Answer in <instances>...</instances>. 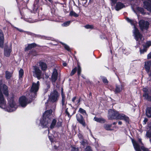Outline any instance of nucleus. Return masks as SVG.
Here are the masks:
<instances>
[{
	"mask_svg": "<svg viewBox=\"0 0 151 151\" xmlns=\"http://www.w3.org/2000/svg\"><path fill=\"white\" fill-rule=\"evenodd\" d=\"M126 19L131 25L134 26L133 33L135 39L137 41H138L139 44H140L143 41V39L142 38V35L140 33L138 29L135 27V25L137 23L136 22L134 19H131L128 17H126Z\"/></svg>",
	"mask_w": 151,
	"mask_h": 151,
	"instance_id": "1",
	"label": "nucleus"
},
{
	"mask_svg": "<svg viewBox=\"0 0 151 151\" xmlns=\"http://www.w3.org/2000/svg\"><path fill=\"white\" fill-rule=\"evenodd\" d=\"M2 92L6 96L8 95V90L7 86L4 84H2L1 81H0V107L4 108L6 105V102L4 99Z\"/></svg>",
	"mask_w": 151,
	"mask_h": 151,
	"instance_id": "2",
	"label": "nucleus"
},
{
	"mask_svg": "<svg viewBox=\"0 0 151 151\" xmlns=\"http://www.w3.org/2000/svg\"><path fill=\"white\" fill-rule=\"evenodd\" d=\"M52 112V110L50 109L46 111L43 114L42 118L40 121V124L43 127H47L49 125L51 122L50 116Z\"/></svg>",
	"mask_w": 151,
	"mask_h": 151,
	"instance_id": "3",
	"label": "nucleus"
},
{
	"mask_svg": "<svg viewBox=\"0 0 151 151\" xmlns=\"http://www.w3.org/2000/svg\"><path fill=\"white\" fill-rule=\"evenodd\" d=\"M40 82L37 81L36 83H33L29 93V103L31 102L37 96V93L39 89Z\"/></svg>",
	"mask_w": 151,
	"mask_h": 151,
	"instance_id": "4",
	"label": "nucleus"
},
{
	"mask_svg": "<svg viewBox=\"0 0 151 151\" xmlns=\"http://www.w3.org/2000/svg\"><path fill=\"white\" fill-rule=\"evenodd\" d=\"M17 105L16 104L13 98L8 99V106L6 108V110L8 112H12L15 111L17 108Z\"/></svg>",
	"mask_w": 151,
	"mask_h": 151,
	"instance_id": "5",
	"label": "nucleus"
},
{
	"mask_svg": "<svg viewBox=\"0 0 151 151\" xmlns=\"http://www.w3.org/2000/svg\"><path fill=\"white\" fill-rule=\"evenodd\" d=\"M59 96V94L55 89L52 91L48 96L49 99L52 102H56L58 101Z\"/></svg>",
	"mask_w": 151,
	"mask_h": 151,
	"instance_id": "6",
	"label": "nucleus"
},
{
	"mask_svg": "<svg viewBox=\"0 0 151 151\" xmlns=\"http://www.w3.org/2000/svg\"><path fill=\"white\" fill-rule=\"evenodd\" d=\"M117 111L114 109H110L109 111L108 117L109 119H117V115L118 114Z\"/></svg>",
	"mask_w": 151,
	"mask_h": 151,
	"instance_id": "7",
	"label": "nucleus"
},
{
	"mask_svg": "<svg viewBox=\"0 0 151 151\" xmlns=\"http://www.w3.org/2000/svg\"><path fill=\"white\" fill-rule=\"evenodd\" d=\"M139 26L141 30L147 29L149 27V23L148 22L143 20H140L139 22Z\"/></svg>",
	"mask_w": 151,
	"mask_h": 151,
	"instance_id": "8",
	"label": "nucleus"
},
{
	"mask_svg": "<svg viewBox=\"0 0 151 151\" xmlns=\"http://www.w3.org/2000/svg\"><path fill=\"white\" fill-rule=\"evenodd\" d=\"M19 101V104L22 107H25L27 105V99L25 96H22L20 97Z\"/></svg>",
	"mask_w": 151,
	"mask_h": 151,
	"instance_id": "9",
	"label": "nucleus"
},
{
	"mask_svg": "<svg viewBox=\"0 0 151 151\" xmlns=\"http://www.w3.org/2000/svg\"><path fill=\"white\" fill-rule=\"evenodd\" d=\"M76 118L78 122L83 126H86V123L82 116L80 114H77Z\"/></svg>",
	"mask_w": 151,
	"mask_h": 151,
	"instance_id": "10",
	"label": "nucleus"
},
{
	"mask_svg": "<svg viewBox=\"0 0 151 151\" xmlns=\"http://www.w3.org/2000/svg\"><path fill=\"white\" fill-rule=\"evenodd\" d=\"M143 4L144 7L151 12V0H145L144 1Z\"/></svg>",
	"mask_w": 151,
	"mask_h": 151,
	"instance_id": "11",
	"label": "nucleus"
},
{
	"mask_svg": "<svg viewBox=\"0 0 151 151\" xmlns=\"http://www.w3.org/2000/svg\"><path fill=\"white\" fill-rule=\"evenodd\" d=\"M117 119L123 120L126 122H129V120L128 116L123 114H119V113L117 115Z\"/></svg>",
	"mask_w": 151,
	"mask_h": 151,
	"instance_id": "12",
	"label": "nucleus"
},
{
	"mask_svg": "<svg viewBox=\"0 0 151 151\" xmlns=\"http://www.w3.org/2000/svg\"><path fill=\"white\" fill-rule=\"evenodd\" d=\"M35 76L38 79H40L41 78V71L39 68L36 67H35Z\"/></svg>",
	"mask_w": 151,
	"mask_h": 151,
	"instance_id": "13",
	"label": "nucleus"
},
{
	"mask_svg": "<svg viewBox=\"0 0 151 151\" xmlns=\"http://www.w3.org/2000/svg\"><path fill=\"white\" fill-rule=\"evenodd\" d=\"M58 73L56 69H54L52 76V81L53 84L55 83V81L57 79L58 76Z\"/></svg>",
	"mask_w": 151,
	"mask_h": 151,
	"instance_id": "14",
	"label": "nucleus"
},
{
	"mask_svg": "<svg viewBox=\"0 0 151 151\" xmlns=\"http://www.w3.org/2000/svg\"><path fill=\"white\" fill-rule=\"evenodd\" d=\"M11 51L12 49L11 47H5L4 50V55L7 57L9 56Z\"/></svg>",
	"mask_w": 151,
	"mask_h": 151,
	"instance_id": "15",
	"label": "nucleus"
},
{
	"mask_svg": "<svg viewBox=\"0 0 151 151\" xmlns=\"http://www.w3.org/2000/svg\"><path fill=\"white\" fill-rule=\"evenodd\" d=\"M151 66V61H147L145 62V68L146 71H149Z\"/></svg>",
	"mask_w": 151,
	"mask_h": 151,
	"instance_id": "16",
	"label": "nucleus"
},
{
	"mask_svg": "<svg viewBox=\"0 0 151 151\" xmlns=\"http://www.w3.org/2000/svg\"><path fill=\"white\" fill-rule=\"evenodd\" d=\"M132 142L135 150L136 151H141L140 146L137 143L133 140H132Z\"/></svg>",
	"mask_w": 151,
	"mask_h": 151,
	"instance_id": "17",
	"label": "nucleus"
},
{
	"mask_svg": "<svg viewBox=\"0 0 151 151\" xmlns=\"http://www.w3.org/2000/svg\"><path fill=\"white\" fill-rule=\"evenodd\" d=\"M125 7V5L120 2H118L116 4L115 9L116 10L118 11Z\"/></svg>",
	"mask_w": 151,
	"mask_h": 151,
	"instance_id": "18",
	"label": "nucleus"
},
{
	"mask_svg": "<svg viewBox=\"0 0 151 151\" xmlns=\"http://www.w3.org/2000/svg\"><path fill=\"white\" fill-rule=\"evenodd\" d=\"M123 86L122 85H116L115 89V92L116 93H119L123 89Z\"/></svg>",
	"mask_w": 151,
	"mask_h": 151,
	"instance_id": "19",
	"label": "nucleus"
},
{
	"mask_svg": "<svg viewBox=\"0 0 151 151\" xmlns=\"http://www.w3.org/2000/svg\"><path fill=\"white\" fill-rule=\"evenodd\" d=\"M39 64L40 66L41 67L42 70H45L46 69L47 66L45 63L40 61L39 63Z\"/></svg>",
	"mask_w": 151,
	"mask_h": 151,
	"instance_id": "20",
	"label": "nucleus"
},
{
	"mask_svg": "<svg viewBox=\"0 0 151 151\" xmlns=\"http://www.w3.org/2000/svg\"><path fill=\"white\" fill-rule=\"evenodd\" d=\"M93 119L95 121L102 123H104L105 122V120L102 118H99L95 117Z\"/></svg>",
	"mask_w": 151,
	"mask_h": 151,
	"instance_id": "21",
	"label": "nucleus"
},
{
	"mask_svg": "<svg viewBox=\"0 0 151 151\" xmlns=\"http://www.w3.org/2000/svg\"><path fill=\"white\" fill-rule=\"evenodd\" d=\"M112 124H105L104 125V127L105 129L107 130H113V129L111 128Z\"/></svg>",
	"mask_w": 151,
	"mask_h": 151,
	"instance_id": "22",
	"label": "nucleus"
},
{
	"mask_svg": "<svg viewBox=\"0 0 151 151\" xmlns=\"http://www.w3.org/2000/svg\"><path fill=\"white\" fill-rule=\"evenodd\" d=\"M146 114L147 116L149 118L151 117V107H148L146 111Z\"/></svg>",
	"mask_w": 151,
	"mask_h": 151,
	"instance_id": "23",
	"label": "nucleus"
},
{
	"mask_svg": "<svg viewBox=\"0 0 151 151\" xmlns=\"http://www.w3.org/2000/svg\"><path fill=\"white\" fill-rule=\"evenodd\" d=\"M12 76V73L8 71L5 72V77L7 79H10Z\"/></svg>",
	"mask_w": 151,
	"mask_h": 151,
	"instance_id": "24",
	"label": "nucleus"
},
{
	"mask_svg": "<svg viewBox=\"0 0 151 151\" xmlns=\"http://www.w3.org/2000/svg\"><path fill=\"white\" fill-rule=\"evenodd\" d=\"M143 91L144 92L143 96L145 94H148V95L150 94V89H149L147 87H145L143 88Z\"/></svg>",
	"mask_w": 151,
	"mask_h": 151,
	"instance_id": "25",
	"label": "nucleus"
},
{
	"mask_svg": "<svg viewBox=\"0 0 151 151\" xmlns=\"http://www.w3.org/2000/svg\"><path fill=\"white\" fill-rule=\"evenodd\" d=\"M57 123V121L55 119H53L52 120L50 125V128L51 129L53 128L55 126Z\"/></svg>",
	"mask_w": 151,
	"mask_h": 151,
	"instance_id": "26",
	"label": "nucleus"
},
{
	"mask_svg": "<svg viewBox=\"0 0 151 151\" xmlns=\"http://www.w3.org/2000/svg\"><path fill=\"white\" fill-rule=\"evenodd\" d=\"M78 112L83 115H86V117H87L88 115L87 114L86 111L83 109L81 108H80L79 109Z\"/></svg>",
	"mask_w": 151,
	"mask_h": 151,
	"instance_id": "27",
	"label": "nucleus"
},
{
	"mask_svg": "<svg viewBox=\"0 0 151 151\" xmlns=\"http://www.w3.org/2000/svg\"><path fill=\"white\" fill-rule=\"evenodd\" d=\"M78 2L79 4L84 6L87 3V0H78Z\"/></svg>",
	"mask_w": 151,
	"mask_h": 151,
	"instance_id": "28",
	"label": "nucleus"
},
{
	"mask_svg": "<svg viewBox=\"0 0 151 151\" xmlns=\"http://www.w3.org/2000/svg\"><path fill=\"white\" fill-rule=\"evenodd\" d=\"M23 70L22 69H21L19 71V80L20 81L22 80V78L23 75Z\"/></svg>",
	"mask_w": 151,
	"mask_h": 151,
	"instance_id": "29",
	"label": "nucleus"
},
{
	"mask_svg": "<svg viewBox=\"0 0 151 151\" xmlns=\"http://www.w3.org/2000/svg\"><path fill=\"white\" fill-rule=\"evenodd\" d=\"M150 46H151V41H148L146 42L145 44L143 45V47L147 49Z\"/></svg>",
	"mask_w": 151,
	"mask_h": 151,
	"instance_id": "30",
	"label": "nucleus"
},
{
	"mask_svg": "<svg viewBox=\"0 0 151 151\" xmlns=\"http://www.w3.org/2000/svg\"><path fill=\"white\" fill-rule=\"evenodd\" d=\"M4 37L0 38V47L3 48L4 44Z\"/></svg>",
	"mask_w": 151,
	"mask_h": 151,
	"instance_id": "31",
	"label": "nucleus"
},
{
	"mask_svg": "<svg viewBox=\"0 0 151 151\" xmlns=\"http://www.w3.org/2000/svg\"><path fill=\"white\" fill-rule=\"evenodd\" d=\"M70 16H73L75 17H78V15L73 11H71L70 12Z\"/></svg>",
	"mask_w": 151,
	"mask_h": 151,
	"instance_id": "32",
	"label": "nucleus"
},
{
	"mask_svg": "<svg viewBox=\"0 0 151 151\" xmlns=\"http://www.w3.org/2000/svg\"><path fill=\"white\" fill-rule=\"evenodd\" d=\"M137 9L138 11L140 12L143 14H145V13L143 8L141 7H138L137 8Z\"/></svg>",
	"mask_w": 151,
	"mask_h": 151,
	"instance_id": "33",
	"label": "nucleus"
},
{
	"mask_svg": "<svg viewBox=\"0 0 151 151\" xmlns=\"http://www.w3.org/2000/svg\"><path fill=\"white\" fill-rule=\"evenodd\" d=\"M56 126L58 127L61 126L62 125V121L61 119L58 120V121L57 122Z\"/></svg>",
	"mask_w": 151,
	"mask_h": 151,
	"instance_id": "34",
	"label": "nucleus"
},
{
	"mask_svg": "<svg viewBox=\"0 0 151 151\" xmlns=\"http://www.w3.org/2000/svg\"><path fill=\"white\" fill-rule=\"evenodd\" d=\"M77 70V68L76 67H75L74 69H73L72 71L71 72L70 74V75L71 76H72L73 75H74L75 73H76V71Z\"/></svg>",
	"mask_w": 151,
	"mask_h": 151,
	"instance_id": "35",
	"label": "nucleus"
},
{
	"mask_svg": "<svg viewBox=\"0 0 151 151\" xmlns=\"http://www.w3.org/2000/svg\"><path fill=\"white\" fill-rule=\"evenodd\" d=\"M77 70L78 75V76H79L80 75L81 72V68L80 66L78 65V68Z\"/></svg>",
	"mask_w": 151,
	"mask_h": 151,
	"instance_id": "36",
	"label": "nucleus"
},
{
	"mask_svg": "<svg viewBox=\"0 0 151 151\" xmlns=\"http://www.w3.org/2000/svg\"><path fill=\"white\" fill-rule=\"evenodd\" d=\"M70 22H71L70 21H68L65 22L62 24V26L64 27H67L70 24Z\"/></svg>",
	"mask_w": 151,
	"mask_h": 151,
	"instance_id": "37",
	"label": "nucleus"
},
{
	"mask_svg": "<svg viewBox=\"0 0 151 151\" xmlns=\"http://www.w3.org/2000/svg\"><path fill=\"white\" fill-rule=\"evenodd\" d=\"M84 27L87 29H93V25L87 24L84 26Z\"/></svg>",
	"mask_w": 151,
	"mask_h": 151,
	"instance_id": "38",
	"label": "nucleus"
},
{
	"mask_svg": "<svg viewBox=\"0 0 151 151\" xmlns=\"http://www.w3.org/2000/svg\"><path fill=\"white\" fill-rule=\"evenodd\" d=\"M143 47V48L142 49L140 50V53L141 54H143L145 52H146L147 50V48L145 47Z\"/></svg>",
	"mask_w": 151,
	"mask_h": 151,
	"instance_id": "39",
	"label": "nucleus"
},
{
	"mask_svg": "<svg viewBox=\"0 0 151 151\" xmlns=\"http://www.w3.org/2000/svg\"><path fill=\"white\" fill-rule=\"evenodd\" d=\"M36 44L35 43H33L31 44H29V49L33 47H36Z\"/></svg>",
	"mask_w": 151,
	"mask_h": 151,
	"instance_id": "40",
	"label": "nucleus"
},
{
	"mask_svg": "<svg viewBox=\"0 0 151 151\" xmlns=\"http://www.w3.org/2000/svg\"><path fill=\"white\" fill-rule=\"evenodd\" d=\"M111 6L114 5L117 1V0H109Z\"/></svg>",
	"mask_w": 151,
	"mask_h": 151,
	"instance_id": "41",
	"label": "nucleus"
},
{
	"mask_svg": "<svg viewBox=\"0 0 151 151\" xmlns=\"http://www.w3.org/2000/svg\"><path fill=\"white\" fill-rule=\"evenodd\" d=\"M85 151H93L91 147L89 146L87 147L85 149Z\"/></svg>",
	"mask_w": 151,
	"mask_h": 151,
	"instance_id": "42",
	"label": "nucleus"
},
{
	"mask_svg": "<svg viewBox=\"0 0 151 151\" xmlns=\"http://www.w3.org/2000/svg\"><path fill=\"white\" fill-rule=\"evenodd\" d=\"M62 44L63 45L64 47L65 48V49H66V50H67L68 51L70 50V48L67 45H66L65 44H64L62 43Z\"/></svg>",
	"mask_w": 151,
	"mask_h": 151,
	"instance_id": "43",
	"label": "nucleus"
},
{
	"mask_svg": "<svg viewBox=\"0 0 151 151\" xmlns=\"http://www.w3.org/2000/svg\"><path fill=\"white\" fill-rule=\"evenodd\" d=\"M101 78L103 80V81L104 83H108V81L106 79V78L104 77H101Z\"/></svg>",
	"mask_w": 151,
	"mask_h": 151,
	"instance_id": "44",
	"label": "nucleus"
},
{
	"mask_svg": "<svg viewBox=\"0 0 151 151\" xmlns=\"http://www.w3.org/2000/svg\"><path fill=\"white\" fill-rule=\"evenodd\" d=\"M29 35L33 37H39V35H37L34 33L30 32H29Z\"/></svg>",
	"mask_w": 151,
	"mask_h": 151,
	"instance_id": "45",
	"label": "nucleus"
},
{
	"mask_svg": "<svg viewBox=\"0 0 151 151\" xmlns=\"http://www.w3.org/2000/svg\"><path fill=\"white\" fill-rule=\"evenodd\" d=\"M146 136L147 137L150 138L151 139V132H147L146 134Z\"/></svg>",
	"mask_w": 151,
	"mask_h": 151,
	"instance_id": "46",
	"label": "nucleus"
},
{
	"mask_svg": "<svg viewBox=\"0 0 151 151\" xmlns=\"http://www.w3.org/2000/svg\"><path fill=\"white\" fill-rule=\"evenodd\" d=\"M147 129L149 131L151 132V122L148 124Z\"/></svg>",
	"mask_w": 151,
	"mask_h": 151,
	"instance_id": "47",
	"label": "nucleus"
},
{
	"mask_svg": "<svg viewBox=\"0 0 151 151\" xmlns=\"http://www.w3.org/2000/svg\"><path fill=\"white\" fill-rule=\"evenodd\" d=\"M141 149L143 150V151H150L148 149L145 148L143 147H141Z\"/></svg>",
	"mask_w": 151,
	"mask_h": 151,
	"instance_id": "48",
	"label": "nucleus"
},
{
	"mask_svg": "<svg viewBox=\"0 0 151 151\" xmlns=\"http://www.w3.org/2000/svg\"><path fill=\"white\" fill-rule=\"evenodd\" d=\"M4 37V34L1 30H0V38Z\"/></svg>",
	"mask_w": 151,
	"mask_h": 151,
	"instance_id": "49",
	"label": "nucleus"
},
{
	"mask_svg": "<svg viewBox=\"0 0 151 151\" xmlns=\"http://www.w3.org/2000/svg\"><path fill=\"white\" fill-rule=\"evenodd\" d=\"M71 151H78V150L77 148L73 147L71 149Z\"/></svg>",
	"mask_w": 151,
	"mask_h": 151,
	"instance_id": "50",
	"label": "nucleus"
},
{
	"mask_svg": "<svg viewBox=\"0 0 151 151\" xmlns=\"http://www.w3.org/2000/svg\"><path fill=\"white\" fill-rule=\"evenodd\" d=\"M151 58V52L147 55V59H149Z\"/></svg>",
	"mask_w": 151,
	"mask_h": 151,
	"instance_id": "51",
	"label": "nucleus"
},
{
	"mask_svg": "<svg viewBox=\"0 0 151 151\" xmlns=\"http://www.w3.org/2000/svg\"><path fill=\"white\" fill-rule=\"evenodd\" d=\"M81 145H84L86 144V142L83 139L82 141L81 142Z\"/></svg>",
	"mask_w": 151,
	"mask_h": 151,
	"instance_id": "52",
	"label": "nucleus"
},
{
	"mask_svg": "<svg viewBox=\"0 0 151 151\" xmlns=\"http://www.w3.org/2000/svg\"><path fill=\"white\" fill-rule=\"evenodd\" d=\"M61 96L62 97V99H65V96L63 94V90H62V92H61Z\"/></svg>",
	"mask_w": 151,
	"mask_h": 151,
	"instance_id": "53",
	"label": "nucleus"
},
{
	"mask_svg": "<svg viewBox=\"0 0 151 151\" xmlns=\"http://www.w3.org/2000/svg\"><path fill=\"white\" fill-rule=\"evenodd\" d=\"M24 50L25 52L27 51L28 50V45L26 46Z\"/></svg>",
	"mask_w": 151,
	"mask_h": 151,
	"instance_id": "54",
	"label": "nucleus"
},
{
	"mask_svg": "<svg viewBox=\"0 0 151 151\" xmlns=\"http://www.w3.org/2000/svg\"><path fill=\"white\" fill-rule=\"evenodd\" d=\"M147 121L148 119L146 118H145L143 121L144 124H146Z\"/></svg>",
	"mask_w": 151,
	"mask_h": 151,
	"instance_id": "55",
	"label": "nucleus"
},
{
	"mask_svg": "<svg viewBox=\"0 0 151 151\" xmlns=\"http://www.w3.org/2000/svg\"><path fill=\"white\" fill-rule=\"evenodd\" d=\"M65 101V99H62V104L63 106L64 105V103Z\"/></svg>",
	"mask_w": 151,
	"mask_h": 151,
	"instance_id": "56",
	"label": "nucleus"
},
{
	"mask_svg": "<svg viewBox=\"0 0 151 151\" xmlns=\"http://www.w3.org/2000/svg\"><path fill=\"white\" fill-rule=\"evenodd\" d=\"M147 73H148V75L149 76H151V70H149V71H146Z\"/></svg>",
	"mask_w": 151,
	"mask_h": 151,
	"instance_id": "57",
	"label": "nucleus"
},
{
	"mask_svg": "<svg viewBox=\"0 0 151 151\" xmlns=\"http://www.w3.org/2000/svg\"><path fill=\"white\" fill-rule=\"evenodd\" d=\"M76 99V97H73L72 99V101H73V103H74L75 102V100Z\"/></svg>",
	"mask_w": 151,
	"mask_h": 151,
	"instance_id": "58",
	"label": "nucleus"
},
{
	"mask_svg": "<svg viewBox=\"0 0 151 151\" xmlns=\"http://www.w3.org/2000/svg\"><path fill=\"white\" fill-rule=\"evenodd\" d=\"M66 114L68 115V116H69L70 115V114L67 111V109H66L65 111Z\"/></svg>",
	"mask_w": 151,
	"mask_h": 151,
	"instance_id": "59",
	"label": "nucleus"
},
{
	"mask_svg": "<svg viewBox=\"0 0 151 151\" xmlns=\"http://www.w3.org/2000/svg\"><path fill=\"white\" fill-rule=\"evenodd\" d=\"M78 137L79 138L81 139H83V137L82 136L81 134H79L78 135Z\"/></svg>",
	"mask_w": 151,
	"mask_h": 151,
	"instance_id": "60",
	"label": "nucleus"
},
{
	"mask_svg": "<svg viewBox=\"0 0 151 151\" xmlns=\"http://www.w3.org/2000/svg\"><path fill=\"white\" fill-rule=\"evenodd\" d=\"M55 107H56V105L55 104L52 107L53 110H55Z\"/></svg>",
	"mask_w": 151,
	"mask_h": 151,
	"instance_id": "61",
	"label": "nucleus"
},
{
	"mask_svg": "<svg viewBox=\"0 0 151 151\" xmlns=\"http://www.w3.org/2000/svg\"><path fill=\"white\" fill-rule=\"evenodd\" d=\"M118 123L119 125H121L122 124V122L121 121H119L118 122Z\"/></svg>",
	"mask_w": 151,
	"mask_h": 151,
	"instance_id": "62",
	"label": "nucleus"
},
{
	"mask_svg": "<svg viewBox=\"0 0 151 151\" xmlns=\"http://www.w3.org/2000/svg\"><path fill=\"white\" fill-rule=\"evenodd\" d=\"M63 65L64 66H65L67 65V63H63Z\"/></svg>",
	"mask_w": 151,
	"mask_h": 151,
	"instance_id": "63",
	"label": "nucleus"
},
{
	"mask_svg": "<svg viewBox=\"0 0 151 151\" xmlns=\"http://www.w3.org/2000/svg\"><path fill=\"white\" fill-rule=\"evenodd\" d=\"M49 138L50 140L51 141V142H52V139L51 138V137L49 135Z\"/></svg>",
	"mask_w": 151,
	"mask_h": 151,
	"instance_id": "64",
	"label": "nucleus"
}]
</instances>
